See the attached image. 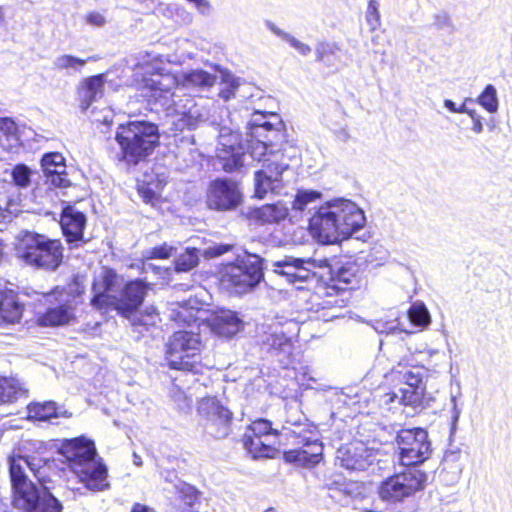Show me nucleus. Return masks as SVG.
Masks as SVG:
<instances>
[{
  "mask_svg": "<svg viewBox=\"0 0 512 512\" xmlns=\"http://www.w3.org/2000/svg\"><path fill=\"white\" fill-rule=\"evenodd\" d=\"M173 250V247L163 244L146 250L144 252V257L147 259H167L172 255Z\"/></svg>",
  "mask_w": 512,
  "mask_h": 512,
  "instance_id": "nucleus-52",
  "label": "nucleus"
},
{
  "mask_svg": "<svg viewBox=\"0 0 512 512\" xmlns=\"http://www.w3.org/2000/svg\"><path fill=\"white\" fill-rule=\"evenodd\" d=\"M246 434L263 437L265 440L276 441L279 432L277 429L272 428L270 421L260 418L251 423Z\"/></svg>",
  "mask_w": 512,
  "mask_h": 512,
  "instance_id": "nucleus-37",
  "label": "nucleus"
},
{
  "mask_svg": "<svg viewBox=\"0 0 512 512\" xmlns=\"http://www.w3.org/2000/svg\"><path fill=\"white\" fill-rule=\"evenodd\" d=\"M291 433L295 439L293 443L300 447L284 452L285 461L305 468L317 465L323 455V445L317 438V433L312 430L304 433L301 430H293Z\"/></svg>",
  "mask_w": 512,
  "mask_h": 512,
  "instance_id": "nucleus-16",
  "label": "nucleus"
},
{
  "mask_svg": "<svg viewBox=\"0 0 512 512\" xmlns=\"http://www.w3.org/2000/svg\"><path fill=\"white\" fill-rule=\"evenodd\" d=\"M213 250H214V254L218 256V255H222L225 252H227L229 250V246L220 245L218 247H215Z\"/></svg>",
  "mask_w": 512,
  "mask_h": 512,
  "instance_id": "nucleus-64",
  "label": "nucleus"
},
{
  "mask_svg": "<svg viewBox=\"0 0 512 512\" xmlns=\"http://www.w3.org/2000/svg\"><path fill=\"white\" fill-rule=\"evenodd\" d=\"M451 404H452V415H451V433H454L457 429V423L459 421L461 415V408L458 407L457 397L451 396Z\"/></svg>",
  "mask_w": 512,
  "mask_h": 512,
  "instance_id": "nucleus-55",
  "label": "nucleus"
},
{
  "mask_svg": "<svg viewBox=\"0 0 512 512\" xmlns=\"http://www.w3.org/2000/svg\"><path fill=\"white\" fill-rule=\"evenodd\" d=\"M321 194L313 190H299L293 201V209L303 211L309 204L319 199Z\"/></svg>",
  "mask_w": 512,
  "mask_h": 512,
  "instance_id": "nucleus-45",
  "label": "nucleus"
},
{
  "mask_svg": "<svg viewBox=\"0 0 512 512\" xmlns=\"http://www.w3.org/2000/svg\"><path fill=\"white\" fill-rule=\"evenodd\" d=\"M71 417V413L54 401L34 402L27 406V418L39 421H47L51 418Z\"/></svg>",
  "mask_w": 512,
  "mask_h": 512,
  "instance_id": "nucleus-28",
  "label": "nucleus"
},
{
  "mask_svg": "<svg viewBox=\"0 0 512 512\" xmlns=\"http://www.w3.org/2000/svg\"><path fill=\"white\" fill-rule=\"evenodd\" d=\"M64 173H51L46 175L51 184L57 187H65L68 180L63 177Z\"/></svg>",
  "mask_w": 512,
  "mask_h": 512,
  "instance_id": "nucleus-56",
  "label": "nucleus"
},
{
  "mask_svg": "<svg viewBox=\"0 0 512 512\" xmlns=\"http://www.w3.org/2000/svg\"><path fill=\"white\" fill-rule=\"evenodd\" d=\"M22 306L12 292H0V325L13 324L19 321Z\"/></svg>",
  "mask_w": 512,
  "mask_h": 512,
  "instance_id": "nucleus-31",
  "label": "nucleus"
},
{
  "mask_svg": "<svg viewBox=\"0 0 512 512\" xmlns=\"http://www.w3.org/2000/svg\"><path fill=\"white\" fill-rule=\"evenodd\" d=\"M87 22L91 25L101 27L105 24V18L100 13H91L87 16Z\"/></svg>",
  "mask_w": 512,
  "mask_h": 512,
  "instance_id": "nucleus-57",
  "label": "nucleus"
},
{
  "mask_svg": "<svg viewBox=\"0 0 512 512\" xmlns=\"http://www.w3.org/2000/svg\"><path fill=\"white\" fill-rule=\"evenodd\" d=\"M174 486L176 493L185 505L192 506L195 503L198 494L193 486L182 481H178Z\"/></svg>",
  "mask_w": 512,
  "mask_h": 512,
  "instance_id": "nucleus-46",
  "label": "nucleus"
},
{
  "mask_svg": "<svg viewBox=\"0 0 512 512\" xmlns=\"http://www.w3.org/2000/svg\"><path fill=\"white\" fill-rule=\"evenodd\" d=\"M323 261L317 264L312 258H297L294 256H284L282 259L271 263L274 273L284 277L291 284L303 283L308 280L312 268L322 267Z\"/></svg>",
  "mask_w": 512,
  "mask_h": 512,
  "instance_id": "nucleus-21",
  "label": "nucleus"
},
{
  "mask_svg": "<svg viewBox=\"0 0 512 512\" xmlns=\"http://www.w3.org/2000/svg\"><path fill=\"white\" fill-rule=\"evenodd\" d=\"M289 209L287 205L281 201L272 204H265L252 211V218L261 224H277L285 220L288 216Z\"/></svg>",
  "mask_w": 512,
  "mask_h": 512,
  "instance_id": "nucleus-29",
  "label": "nucleus"
},
{
  "mask_svg": "<svg viewBox=\"0 0 512 512\" xmlns=\"http://www.w3.org/2000/svg\"><path fill=\"white\" fill-rule=\"evenodd\" d=\"M69 463L71 471L91 491H102L108 487L107 468L96 459V448L85 437L66 440L60 449Z\"/></svg>",
  "mask_w": 512,
  "mask_h": 512,
  "instance_id": "nucleus-4",
  "label": "nucleus"
},
{
  "mask_svg": "<svg viewBox=\"0 0 512 512\" xmlns=\"http://www.w3.org/2000/svg\"><path fill=\"white\" fill-rule=\"evenodd\" d=\"M61 228L66 241L71 247H78L83 241V232L86 226V216L73 206H66L61 213Z\"/></svg>",
  "mask_w": 512,
  "mask_h": 512,
  "instance_id": "nucleus-23",
  "label": "nucleus"
},
{
  "mask_svg": "<svg viewBox=\"0 0 512 512\" xmlns=\"http://www.w3.org/2000/svg\"><path fill=\"white\" fill-rule=\"evenodd\" d=\"M31 170L24 164H18L13 168V183L8 182L0 177V209L2 204L10 205L14 199L10 196L15 186L27 188L31 182Z\"/></svg>",
  "mask_w": 512,
  "mask_h": 512,
  "instance_id": "nucleus-27",
  "label": "nucleus"
},
{
  "mask_svg": "<svg viewBox=\"0 0 512 512\" xmlns=\"http://www.w3.org/2000/svg\"><path fill=\"white\" fill-rule=\"evenodd\" d=\"M120 277L111 269H103L93 283L94 296L91 303L97 309L114 307L125 317H130L142 304L147 286L141 280L128 282L117 295Z\"/></svg>",
  "mask_w": 512,
  "mask_h": 512,
  "instance_id": "nucleus-3",
  "label": "nucleus"
},
{
  "mask_svg": "<svg viewBox=\"0 0 512 512\" xmlns=\"http://www.w3.org/2000/svg\"><path fill=\"white\" fill-rule=\"evenodd\" d=\"M408 319L418 328H425L430 323V313L423 303H414L408 310Z\"/></svg>",
  "mask_w": 512,
  "mask_h": 512,
  "instance_id": "nucleus-42",
  "label": "nucleus"
},
{
  "mask_svg": "<svg viewBox=\"0 0 512 512\" xmlns=\"http://www.w3.org/2000/svg\"><path fill=\"white\" fill-rule=\"evenodd\" d=\"M209 326L215 334L221 337L231 338L242 330L243 321L235 312L231 310H221L211 317Z\"/></svg>",
  "mask_w": 512,
  "mask_h": 512,
  "instance_id": "nucleus-26",
  "label": "nucleus"
},
{
  "mask_svg": "<svg viewBox=\"0 0 512 512\" xmlns=\"http://www.w3.org/2000/svg\"><path fill=\"white\" fill-rule=\"evenodd\" d=\"M330 497L343 506L349 505L352 495V484L336 476L329 486Z\"/></svg>",
  "mask_w": 512,
  "mask_h": 512,
  "instance_id": "nucleus-35",
  "label": "nucleus"
},
{
  "mask_svg": "<svg viewBox=\"0 0 512 512\" xmlns=\"http://www.w3.org/2000/svg\"><path fill=\"white\" fill-rule=\"evenodd\" d=\"M201 338L193 331L179 330L166 344V360L171 369L195 371L201 362Z\"/></svg>",
  "mask_w": 512,
  "mask_h": 512,
  "instance_id": "nucleus-11",
  "label": "nucleus"
},
{
  "mask_svg": "<svg viewBox=\"0 0 512 512\" xmlns=\"http://www.w3.org/2000/svg\"><path fill=\"white\" fill-rule=\"evenodd\" d=\"M443 105L451 113H458V106L453 100L445 99Z\"/></svg>",
  "mask_w": 512,
  "mask_h": 512,
  "instance_id": "nucleus-59",
  "label": "nucleus"
},
{
  "mask_svg": "<svg viewBox=\"0 0 512 512\" xmlns=\"http://www.w3.org/2000/svg\"><path fill=\"white\" fill-rule=\"evenodd\" d=\"M197 413L206 432L214 438H224L230 432L232 413L216 397H204L198 402Z\"/></svg>",
  "mask_w": 512,
  "mask_h": 512,
  "instance_id": "nucleus-18",
  "label": "nucleus"
},
{
  "mask_svg": "<svg viewBox=\"0 0 512 512\" xmlns=\"http://www.w3.org/2000/svg\"><path fill=\"white\" fill-rule=\"evenodd\" d=\"M280 153H272L268 158L269 163L263 164L262 168L254 174V196L264 199L270 195H278L284 188L283 173L289 164L280 159Z\"/></svg>",
  "mask_w": 512,
  "mask_h": 512,
  "instance_id": "nucleus-15",
  "label": "nucleus"
},
{
  "mask_svg": "<svg viewBox=\"0 0 512 512\" xmlns=\"http://www.w3.org/2000/svg\"><path fill=\"white\" fill-rule=\"evenodd\" d=\"M338 51V47L334 43L330 42H319L316 45V59L320 62H325L331 55H335Z\"/></svg>",
  "mask_w": 512,
  "mask_h": 512,
  "instance_id": "nucleus-51",
  "label": "nucleus"
},
{
  "mask_svg": "<svg viewBox=\"0 0 512 512\" xmlns=\"http://www.w3.org/2000/svg\"><path fill=\"white\" fill-rule=\"evenodd\" d=\"M196 300L191 298L181 302H170L168 305L169 318L177 323H187L196 319Z\"/></svg>",
  "mask_w": 512,
  "mask_h": 512,
  "instance_id": "nucleus-34",
  "label": "nucleus"
},
{
  "mask_svg": "<svg viewBox=\"0 0 512 512\" xmlns=\"http://www.w3.org/2000/svg\"><path fill=\"white\" fill-rule=\"evenodd\" d=\"M131 512H154V511L145 505L135 504L133 506Z\"/></svg>",
  "mask_w": 512,
  "mask_h": 512,
  "instance_id": "nucleus-62",
  "label": "nucleus"
},
{
  "mask_svg": "<svg viewBox=\"0 0 512 512\" xmlns=\"http://www.w3.org/2000/svg\"><path fill=\"white\" fill-rule=\"evenodd\" d=\"M374 435H368L365 439H358L354 436V472L369 471L374 473L378 467L377 449Z\"/></svg>",
  "mask_w": 512,
  "mask_h": 512,
  "instance_id": "nucleus-24",
  "label": "nucleus"
},
{
  "mask_svg": "<svg viewBox=\"0 0 512 512\" xmlns=\"http://www.w3.org/2000/svg\"><path fill=\"white\" fill-rule=\"evenodd\" d=\"M104 83L103 74L89 77L84 81L81 91L82 110H87L92 102L103 95Z\"/></svg>",
  "mask_w": 512,
  "mask_h": 512,
  "instance_id": "nucleus-32",
  "label": "nucleus"
},
{
  "mask_svg": "<svg viewBox=\"0 0 512 512\" xmlns=\"http://www.w3.org/2000/svg\"><path fill=\"white\" fill-rule=\"evenodd\" d=\"M296 323L289 321L285 325L273 323L262 336V345L273 355L282 356V360H289L292 350V334L296 331Z\"/></svg>",
  "mask_w": 512,
  "mask_h": 512,
  "instance_id": "nucleus-20",
  "label": "nucleus"
},
{
  "mask_svg": "<svg viewBox=\"0 0 512 512\" xmlns=\"http://www.w3.org/2000/svg\"><path fill=\"white\" fill-rule=\"evenodd\" d=\"M462 453L459 448L447 449L442 459V470L441 473H446L448 478L446 479L449 483H454L460 478L463 465L461 463Z\"/></svg>",
  "mask_w": 512,
  "mask_h": 512,
  "instance_id": "nucleus-33",
  "label": "nucleus"
},
{
  "mask_svg": "<svg viewBox=\"0 0 512 512\" xmlns=\"http://www.w3.org/2000/svg\"><path fill=\"white\" fill-rule=\"evenodd\" d=\"M399 463L406 468L418 467L432 454L427 430L421 427L395 430Z\"/></svg>",
  "mask_w": 512,
  "mask_h": 512,
  "instance_id": "nucleus-12",
  "label": "nucleus"
},
{
  "mask_svg": "<svg viewBox=\"0 0 512 512\" xmlns=\"http://www.w3.org/2000/svg\"><path fill=\"white\" fill-rule=\"evenodd\" d=\"M115 139L121 149V159L136 165L158 145V127L147 121H130L118 127Z\"/></svg>",
  "mask_w": 512,
  "mask_h": 512,
  "instance_id": "nucleus-6",
  "label": "nucleus"
},
{
  "mask_svg": "<svg viewBox=\"0 0 512 512\" xmlns=\"http://www.w3.org/2000/svg\"><path fill=\"white\" fill-rule=\"evenodd\" d=\"M471 102H473V100L471 98H466L464 100V102L460 106H458V113L467 114V112L470 110V108H468L467 104L471 103Z\"/></svg>",
  "mask_w": 512,
  "mask_h": 512,
  "instance_id": "nucleus-61",
  "label": "nucleus"
},
{
  "mask_svg": "<svg viewBox=\"0 0 512 512\" xmlns=\"http://www.w3.org/2000/svg\"><path fill=\"white\" fill-rule=\"evenodd\" d=\"M262 270V259L257 255L247 254L239 257L235 263H229L224 267L221 281L226 287L242 293L261 281Z\"/></svg>",
  "mask_w": 512,
  "mask_h": 512,
  "instance_id": "nucleus-14",
  "label": "nucleus"
},
{
  "mask_svg": "<svg viewBox=\"0 0 512 512\" xmlns=\"http://www.w3.org/2000/svg\"><path fill=\"white\" fill-rule=\"evenodd\" d=\"M216 158L226 172H233L246 164L247 154L239 133L229 127L220 128Z\"/></svg>",
  "mask_w": 512,
  "mask_h": 512,
  "instance_id": "nucleus-17",
  "label": "nucleus"
},
{
  "mask_svg": "<svg viewBox=\"0 0 512 512\" xmlns=\"http://www.w3.org/2000/svg\"><path fill=\"white\" fill-rule=\"evenodd\" d=\"M476 102L487 112L492 114L496 113L499 108V100L495 86L492 84L486 85L481 94L477 97Z\"/></svg>",
  "mask_w": 512,
  "mask_h": 512,
  "instance_id": "nucleus-39",
  "label": "nucleus"
},
{
  "mask_svg": "<svg viewBox=\"0 0 512 512\" xmlns=\"http://www.w3.org/2000/svg\"><path fill=\"white\" fill-rule=\"evenodd\" d=\"M87 63L86 59H81L72 55L64 54L55 58L53 64L58 70H65L69 74L79 72Z\"/></svg>",
  "mask_w": 512,
  "mask_h": 512,
  "instance_id": "nucleus-40",
  "label": "nucleus"
},
{
  "mask_svg": "<svg viewBox=\"0 0 512 512\" xmlns=\"http://www.w3.org/2000/svg\"><path fill=\"white\" fill-rule=\"evenodd\" d=\"M248 135L265 137L270 141H284V123L277 113L255 111L248 122Z\"/></svg>",
  "mask_w": 512,
  "mask_h": 512,
  "instance_id": "nucleus-22",
  "label": "nucleus"
},
{
  "mask_svg": "<svg viewBox=\"0 0 512 512\" xmlns=\"http://www.w3.org/2000/svg\"><path fill=\"white\" fill-rule=\"evenodd\" d=\"M473 122V125H472V131L475 132L476 134H480L483 132V123H482V118L480 119H475Z\"/></svg>",
  "mask_w": 512,
  "mask_h": 512,
  "instance_id": "nucleus-60",
  "label": "nucleus"
},
{
  "mask_svg": "<svg viewBox=\"0 0 512 512\" xmlns=\"http://www.w3.org/2000/svg\"><path fill=\"white\" fill-rule=\"evenodd\" d=\"M427 482L428 474L414 466L381 481L377 492L381 501L397 506L411 502L416 493L425 489Z\"/></svg>",
  "mask_w": 512,
  "mask_h": 512,
  "instance_id": "nucleus-8",
  "label": "nucleus"
},
{
  "mask_svg": "<svg viewBox=\"0 0 512 512\" xmlns=\"http://www.w3.org/2000/svg\"><path fill=\"white\" fill-rule=\"evenodd\" d=\"M216 80V74L202 69H193L179 75L155 73L144 79V96L153 106L152 109L163 111L167 116H180L183 126L191 129L205 119V114L185 91H204L214 86Z\"/></svg>",
  "mask_w": 512,
  "mask_h": 512,
  "instance_id": "nucleus-1",
  "label": "nucleus"
},
{
  "mask_svg": "<svg viewBox=\"0 0 512 512\" xmlns=\"http://www.w3.org/2000/svg\"><path fill=\"white\" fill-rule=\"evenodd\" d=\"M21 392L19 384L11 378H0V404L13 402Z\"/></svg>",
  "mask_w": 512,
  "mask_h": 512,
  "instance_id": "nucleus-43",
  "label": "nucleus"
},
{
  "mask_svg": "<svg viewBox=\"0 0 512 512\" xmlns=\"http://www.w3.org/2000/svg\"><path fill=\"white\" fill-rule=\"evenodd\" d=\"M267 27L273 34L277 35L278 37L282 38L284 41L289 43L290 46L293 47L300 55L307 56L311 53L312 49L308 44L296 39L288 32H285L282 29L278 28L275 24L268 22Z\"/></svg>",
  "mask_w": 512,
  "mask_h": 512,
  "instance_id": "nucleus-38",
  "label": "nucleus"
},
{
  "mask_svg": "<svg viewBox=\"0 0 512 512\" xmlns=\"http://www.w3.org/2000/svg\"><path fill=\"white\" fill-rule=\"evenodd\" d=\"M166 10H169V7L162 3H159V4H157V6L152 8V11L154 13H161V14H165Z\"/></svg>",
  "mask_w": 512,
  "mask_h": 512,
  "instance_id": "nucleus-63",
  "label": "nucleus"
},
{
  "mask_svg": "<svg viewBox=\"0 0 512 512\" xmlns=\"http://www.w3.org/2000/svg\"><path fill=\"white\" fill-rule=\"evenodd\" d=\"M243 195L234 181L217 179L210 183L207 191V205L218 211L234 210L241 205Z\"/></svg>",
  "mask_w": 512,
  "mask_h": 512,
  "instance_id": "nucleus-19",
  "label": "nucleus"
},
{
  "mask_svg": "<svg viewBox=\"0 0 512 512\" xmlns=\"http://www.w3.org/2000/svg\"><path fill=\"white\" fill-rule=\"evenodd\" d=\"M314 236L325 244L347 240L352 235V203L339 199L320 207L311 218Z\"/></svg>",
  "mask_w": 512,
  "mask_h": 512,
  "instance_id": "nucleus-5",
  "label": "nucleus"
},
{
  "mask_svg": "<svg viewBox=\"0 0 512 512\" xmlns=\"http://www.w3.org/2000/svg\"><path fill=\"white\" fill-rule=\"evenodd\" d=\"M249 137L247 149H245L247 158L250 157L253 160L267 164L269 163L268 158L273 160L272 153H280V159L284 160V153L281 148L283 141H270L265 137Z\"/></svg>",
  "mask_w": 512,
  "mask_h": 512,
  "instance_id": "nucleus-25",
  "label": "nucleus"
},
{
  "mask_svg": "<svg viewBox=\"0 0 512 512\" xmlns=\"http://www.w3.org/2000/svg\"><path fill=\"white\" fill-rule=\"evenodd\" d=\"M430 29H435L438 32L452 36L456 31V25L446 11H439L431 16V22L427 25Z\"/></svg>",
  "mask_w": 512,
  "mask_h": 512,
  "instance_id": "nucleus-36",
  "label": "nucleus"
},
{
  "mask_svg": "<svg viewBox=\"0 0 512 512\" xmlns=\"http://www.w3.org/2000/svg\"><path fill=\"white\" fill-rule=\"evenodd\" d=\"M139 191L142 193L143 198H144L145 202H147V203L152 201L155 197V192H153L150 188H147V189L141 188Z\"/></svg>",
  "mask_w": 512,
  "mask_h": 512,
  "instance_id": "nucleus-58",
  "label": "nucleus"
},
{
  "mask_svg": "<svg viewBox=\"0 0 512 512\" xmlns=\"http://www.w3.org/2000/svg\"><path fill=\"white\" fill-rule=\"evenodd\" d=\"M371 229L365 211L354 202V266L361 273L383 265L387 259L384 247L371 241Z\"/></svg>",
  "mask_w": 512,
  "mask_h": 512,
  "instance_id": "nucleus-7",
  "label": "nucleus"
},
{
  "mask_svg": "<svg viewBox=\"0 0 512 512\" xmlns=\"http://www.w3.org/2000/svg\"><path fill=\"white\" fill-rule=\"evenodd\" d=\"M399 323L397 319L389 320V321H383V320H376L373 324L374 330L379 334H395L396 331H402L399 329Z\"/></svg>",
  "mask_w": 512,
  "mask_h": 512,
  "instance_id": "nucleus-53",
  "label": "nucleus"
},
{
  "mask_svg": "<svg viewBox=\"0 0 512 512\" xmlns=\"http://www.w3.org/2000/svg\"><path fill=\"white\" fill-rule=\"evenodd\" d=\"M199 260V251L195 248H187L184 253L180 254L175 261L177 271H189L193 269Z\"/></svg>",
  "mask_w": 512,
  "mask_h": 512,
  "instance_id": "nucleus-44",
  "label": "nucleus"
},
{
  "mask_svg": "<svg viewBox=\"0 0 512 512\" xmlns=\"http://www.w3.org/2000/svg\"><path fill=\"white\" fill-rule=\"evenodd\" d=\"M335 466L352 472V451L349 444L342 445L336 451Z\"/></svg>",
  "mask_w": 512,
  "mask_h": 512,
  "instance_id": "nucleus-47",
  "label": "nucleus"
},
{
  "mask_svg": "<svg viewBox=\"0 0 512 512\" xmlns=\"http://www.w3.org/2000/svg\"><path fill=\"white\" fill-rule=\"evenodd\" d=\"M42 460L32 457L16 456L10 459V478L14 490V505L25 512H62L61 502L49 491H40L28 479L30 471L41 479Z\"/></svg>",
  "mask_w": 512,
  "mask_h": 512,
  "instance_id": "nucleus-2",
  "label": "nucleus"
},
{
  "mask_svg": "<svg viewBox=\"0 0 512 512\" xmlns=\"http://www.w3.org/2000/svg\"><path fill=\"white\" fill-rule=\"evenodd\" d=\"M41 166L45 175L51 173H64L65 172V159L62 154L58 152H51L45 154L41 160Z\"/></svg>",
  "mask_w": 512,
  "mask_h": 512,
  "instance_id": "nucleus-41",
  "label": "nucleus"
},
{
  "mask_svg": "<svg viewBox=\"0 0 512 512\" xmlns=\"http://www.w3.org/2000/svg\"><path fill=\"white\" fill-rule=\"evenodd\" d=\"M399 386H395L391 392L383 395L382 401L390 408L396 404L411 407L414 411L423 409V398L426 391L424 378L427 371L422 366L403 367L396 370Z\"/></svg>",
  "mask_w": 512,
  "mask_h": 512,
  "instance_id": "nucleus-9",
  "label": "nucleus"
},
{
  "mask_svg": "<svg viewBox=\"0 0 512 512\" xmlns=\"http://www.w3.org/2000/svg\"><path fill=\"white\" fill-rule=\"evenodd\" d=\"M77 283L71 284L68 288L57 287L51 293L45 294L48 302L55 300V306L46 310L38 316L37 322L40 326L57 327L69 325L75 320V308L78 305L77 298L82 294Z\"/></svg>",
  "mask_w": 512,
  "mask_h": 512,
  "instance_id": "nucleus-13",
  "label": "nucleus"
},
{
  "mask_svg": "<svg viewBox=\"0 0 512 512\" xmlns=\"http://www.w3.org/2000/svg\"><path fill=\"white\" fill-rule=\"evenodd\" d=\"M377 486L370 479H354V500L367 498L377 489Z\"/></svg>",
  "mask_w": 512,
  "mask_h": 512,
  "instance_id": "nucleus-49",
  "label": "nucleus"
},
{
  "mask_svg": "<svg viewBox=\"0 0 512 512\" xmlns=\"http://www.w3.org/2000/svg\"><path fill=\"white\" fill-rule=\"evenodd\" d=\"M244 447L253 458H273L277 453L274 447L276 441L265 440L263 437H257L250 434H244Z\"/></svg>",
  "mask_w": 512,
  "mask_h": 512,
  "instance_id": "nucleus-30",
  "label": "nucleus"
},
{
  "mask_svg": "<svg viewBox=\"0 0 512 512\" xmlns=\"http://www.w3.org/2000/svg\"><path fill=\"white\" fill-rule=\"evenodd\" d=\"M158 320H160L159 313L154 306L146 307L138 317L139 324L144 326L155 325Z\"/></svg>",
  "mask_w": 512,
  "mask_h": 512,
  "instance_id": "nucleus-54",
  "label": "nucleus"
},
{
  "mask_svg": "<svg viewBox=\"0 0 512 512\" xmlns=\"http://www.w3.org/2000/svg\"><path fill=\"white\" fill-rule=\"evenodd\" d=\"M21 258L30 266L54 271L62 262L63 246L60 240L29 233L22 241Z\"/></svg>",
  "mask_w": 512,
  "mask_h": 512,
  "instance_id": "nucleus-10",
  "label": "nucleus"
},
{
  "mask_svg": "<svg viewBox=\"0 0 512 512\" xmlns=\"http://www.w3.org/2000/svg\"><path fill=\"white\" fill-rule=\"evenodd\" d=\"M171 396L179 411L188 413L191 410L192 399L182 389L177 386L173 387Z\"/></svg>",
  "mask_w": 512,
  "mask_h": 512,
  "instance_id": "nucleus-50",
  "label": "nucleus"
},
{
  "mask_svg": "<svg viewBox=\"0 0 512 512\" xmlns=\"http://www.w3.org/2000/svg\"><path fill=\"white\" fill-rule=\"evenodd\" d=\"M365 21L370 31H375L381 24L379 5L377 1L370 0L365 13Z\"/></svg>",
  "mask_w": 512,
  "mask_h": 512,
  "instance_id": "nucleus-48",
  "label": "nucleus"
}]
</instances>
